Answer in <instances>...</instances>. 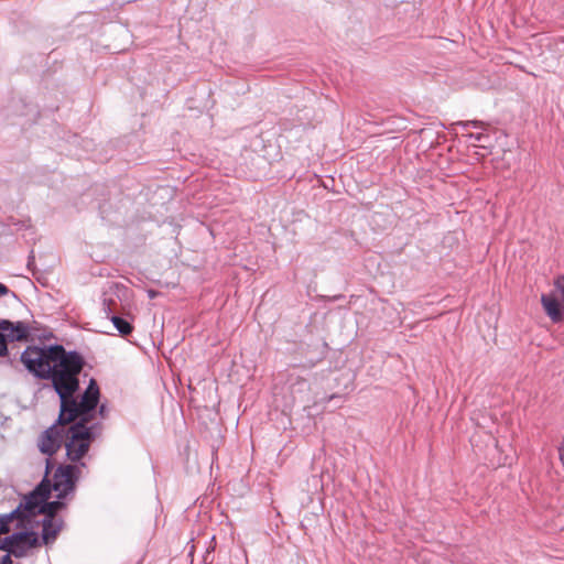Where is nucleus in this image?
Masks as SVG:
<instances>
[{"instance_id":"obj_3","label":"nucleus","mask_w":564,"mask_h":564,"mask_svg":"<svg viewBox=\"0 0 564 564\" xmlns=\"http://www.w3.org/2000/svg\"><path fill=\"white\" fill-rule=\"evenodd\" d=\"M78 467L73 465L61 466L54 474L53 490L58 499L65 498L75 487V473Z\"/></svg>"},{"instance_id":"obj_8","label":"nucleus","mask_w":564,"mask_h":564,"mask_svg":"<svg viewBox=\"0 0 564 564\" xmlns=\"http://www.w3.org/2000/svg\"><path fill=\"white\" fill-rule=\"evenodd\" d=\"M110 319L121 335H129L133 329L129 322L117 315L110 316Z\"/></svg>"},{"instance_id":"obj_15","label":"nucleus","mask_w":564,"mask_h":564,"mask_svg":"<svg viewBox=\"0 0 564 564\" xmlns=\"http://www.w3.org/2000/svg\"><path fill=\"white\" fill-rule=\"evenodd\" d=\"M99 411H100V414H101V415H104L105 406H104V405H101Z\"/></svg>"},{"instance_id":"obj_11","label":"nucleus","mask_w":564,"mask_h":564,"mask_svg":"<svg viewBox=\"0 0 564 564\" xmlns=\"http://www.w3.org/2000/svg\"><path fill=\"white\" fill-rule=\"evenodd\" d=\"M8 522L4 521L2 518L0 519V534L8 531Z\"/></svg>"},{"instance_id":"obj_6","label":"nucleus","mask_w":564,"mask_h":564,"mask_svg":"<svg viewBox=\"0 0 564 564\" xmlns=\"http://www.w3.org/2000/svg\"><path fill=\"white\" fill-rule=\"evenodd\" d=\"M0 329L4 335L6 341L23 340L29 336V327L21 322L13 324L9 321H3L0 324Z\"/></svg>"},{"instance_id":"obj_5","label":"nucleus","mask_w":564,"mask_h":564,"mask_svg":"<svg viewBox=\"0 0 564 564\" xmlns=\"http://www.w3.org/2000/svg\"><path fill=\"white\" fill-rule=\"evenodd\" d=\"M541 304L545 314L551 318L552 322L558 323L563 318L564 307L557 300L554 293L542 294Z\"/></svg>"},{"instance_id":"obj_9","label":"nucleus","mask_w":564,"mask_h":564,"mask_svg":"<svg viewBox=\"0 0 564 564\" xmlns=\"http://www.w3.org/2000/svg\"><path fill=\"white\" fill-rule=\"evenodd\" d=\"M558 458H560L561 464L564 467V435H563V441L558 447Z\"/></svg>"},{"instance_id":"obj_7","label":"nucleus","mask_w":564,"mask_h":564,"mask_svg":"<svg viewBox=\"0 0 564 564\" xmlns=\"http://www.w3.org/2000/svg\"><path fill=\"white\" fill-rule=\"evenodd\" d=\"M59 528L61 527L57 523H55V520L52 518V516H50L47 519L43 521L42 536L46 544L55 540L59 531Z\"/></svg>"},{"instance_id":"obj_10","label":"nucleus","mask_w":564,"mask_h":564,"mask_svg":"<svg viewBox=\"0 0 564 564\" xmlns=\"http://www.w3.org/2000/svg\"><path fill=\"white\" fill-rule=\"evenodd\" d=\"M463 126L465 128H468V127H474V128H478V127H481L482 123L481 122H478V121H466L463 123Z\"/></svg>"},{"instance_id":"obj_4","label":"nucleus","mask_w":564,"mask_h":564,"mask_svg":"<svg viewBox=\"0 0 564 564\" xmlns=\"http://www.w3.org/2000/svg\"><path fill=\"white\" fill-rule=\"evenodd\" d=\"M64 440V425H52L40 437L39 447L43 454L53 455Z\"/></svg>"},{"instance_id":"obj_14","label":"nucleus","mask_w":564,"mask_h":564,"mask_svg":"<svg viewBox=\"0 0 564 564\" xmlns=\"http://www.w3.org/2000/svg\"><path fill=\"white\" fill-rule=\"evenodd\" d=\"M2 564H12L11 560H10V556L9 555H6L3 561H2Z\"/></svg>"},{"instance_id":"obj_1","label":"nucleus","mask_w":564,"mask_h":564,"mask_svg":"<svg viewBox=\"0 0 564 564\" xmlns=\"http://www.w3.org/2000/svg\"><path fill=\"white\" fill-rule=\"evenodd\" d=\"M21 361L36 377L52 380L61 399L58 423L65 425L78 420L67 429L65 447L70 460H79L97 435L96 426L88 423L99 401V388L94 379L79 401L73 397L84 366L82 356L76 351H66L58 345L45 349L29 347L22 352Z\"/></svg>"},{"instance_id":"obj_2","label":"nucleus","mask_w":564,"mask_h":564,"mask_svg":"<svg viewBox=\"0 0 564 564\" xmlns=\"http://www.w3.org/2000/svg\"><path fill=\"white\" fill-rule=\"evenodd\" d=\"M46 499L45 496L39 494L35 491L32 494L28 499H25L24 505H21L18 509H15L13 512H11L7 518L11 519L17 517L26 518L29 516H34L36 512L39 513H47L48 516H53L62 506L63 503L61 501H52V502H44Z\"/></svg>"},{"instance_id":"obj_12","label":"nucleus","mask_w":564,"mask_h":564,"mask_svg":"<svg viewBox=\"0 0 564 564\" xmlns=\"http://www.w3.org/2000/svg\"><path fill=\"white\" fill-rule=\"evenodd\" d=\"M8 293H9V289L4 284L0 283V297Z\"/></svg>"},{"instance_id":"obj_13","label":"nucleus","mask_w":564,"mask_h":564,"mask_svg":"<svg viewBox=\"0 0 564 564\" xmlns=\"http://www.w3.org/2000/svg\"><path fill=\"white\" fill-rule=\"evenodd\" d=\"M470 138L475 139L476 141H480L482 139V134L481 133L470 134Z\"/></svg>"}]
</instances>
